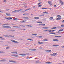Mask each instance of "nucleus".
<instances>
[{"label": "nucleus", "instance_id": "53", "mask_svg": "<svg viewBox=\"0 0 64 64\" xmlns=\"http://www.w3.org/2000/svg\"><path fill=\"white\" fill-rule=\"evenodd\" d=\"M56 47H57V46H59V45H56Z\"/></svg>", "mask_w": 64, "mask_h": 64}, {"label": "nucleus", "instance_id": "31", "mask_svg": "<svg viewBox=\"0 0 64 64\" xmlns=\"http://www.w3.org/2000/svg\"><path fill=\"white\" fill-rule=\"evenodd\" d=\"M50 20H52L53 19V17H51L50 18Z\"/></svg>", "mask_w": 64, "mask_h": 64}, {"label": "nucleus", "instance_id": "20", "mask_svg": "<svg viewBox=\"0 0 64 64\" xmlns=\"http://www.w3.org/2000/svg\"><path fill=\"white\" fill-rule=\"evenodd\" d=\"M23 18H24V19H29V18H28L27 17H23Z\"/></svg>", "mask_w": 64, "mask_h": 64}, {"label": "nucleus", "instance_id": "28", "mask_svg": "<svg viewBox=\"0 0 64 64\" xmlns=\"http://www.w3.org/2000/svg\"><path fill=\"white\" fill-rule=\"evenodd\" d=\"M60 31H63V29H60L59 30Z\"/></svg>", "mask_w": 64, "mask_h": 64}, {"label": "nucleus", "instance_id": "36", "mask_svg": "<svg viewBox=\"0 0 64 64\" xmlns=\"http://www.w3.org/2000/svg\"><path fill=\"white\" fill-rule=\"evenodd\" d=\"M10 48V47L9 46H8L6 48V49H9V48Z\"/></svg>", "mask_w": 64, "mask_h": 64}, {"label": "nucleus", "instance_id": "21", "mask_svg": "<svg viewBox=\"0 0 64 64\" xmlns=\"http://www.w3.org/2000/svg\"><path fill=\"white\" fill-rule=\"evenodd\" d=\"M43 29H47L48 28V27H44L42 28Z\"/></svg>", "mask_w": 64, "mask_h": 64}, {"label": "nucleus", "instance_id": "6", "mask_svg": "<svg viewBox=\"0 0 64 64\" xmlns=\"http://www.w3.org/2000/svg\"><path fill=\"white\" fill-rule=\"evenodd\" d=\"M11 53L12 54H17V52H11Z\"/></svg>", "mask_w": 64, "mask_h": 64}, {"label": "nucleus", "instance_id": "40", "mask_svg": "<svg viewBox=\"0 0 64 64\" xmlns=\"http://www.w3.org/2000/svg\"><path fill=\"white\" fill-rule=\"evenodd\" d=\"M44 41H48V40L47 39H45L44 40H43Z\"/></svg>", "mask_w": 64, "mask_h": 64}, {"label": "nucleus", "instance_id": "47", "mask_svg": "<svg viewBox=\"0 0 64 64\" xmlns=\"http://www.w3.org/2000/svg\"><path fill=\"white\" fill-rule=\"evenodd\" d=\"M1 40H5V38H2L1 39Z\"/></svg>", "mask_w": 64, "mask_h": 64}, {"label": "nucleus", "instance_id": "32", "mask_svg": "<svg viewBox=\"0 0 64 64\" xmlns=\"http://www.w3.org/2000/svg\"><path fill=\"white\" fill-rule=\"evenodd\" d=\"M5 52L3 51H0V53H4Z\"/></svg>", "mask_w": 64, "mask_h": 64}, {"label": "nucleus", "instance_id": "5", "mask_svg": "<svg viewBox=\"0 0 64 64\" xmlns=\"http://www.w3.org/2000/svg\"><path fill=\"white\" fill-rule=\"evenodd\" d=\"M0 61L2 62H5L7 61V60L4 59V60H1Z\"/></svg>", "mask_w": 64, "mask_h": 64}, {"label": "nucleus", "instance_id": "33", "mask_svg": "<svg viewBox=\"0 0 64 64\" xmlns=\"http://www.w3.org/2000/svg\"><path fill=\"white\" fill-rule=\"evenodd\" d=\"M11 28V27L10 26H6V28Z\"/></svg>", "mask_w": 64, "mask_h": 64}, {"label": "nucleus", "instance_id": "25", "mask_svg": "<svg viewBox=\"0 0 64 64\" xmlns=\"http://www.w3.org/2000/svg\"><path fill=\"white\" fill-rule=\"evenodd\" d=\"M43 13L44 14H45V13H46V14H48V13L46 12H43Z\"/></svg>", "mask_w": 64, "mask_h": 64}, {"label": "nucleus", "instance_id": "52", "mask_svg": "<svg viewBox=\"0 0 64 64\" xmlns=\"http://www.w3.org/2000/svg\"><path fill=\"white\" fill-rule=\"evenodd\" d=\"M44 14H43L42 15H40V16H44Z\"/></svg>", "mask_w": 64, "mask_h": 64}, {"label": "nucleus", "instance_id": "38", "mask_svg": "<svg viewBox=\"0 0 64 64\" xmlns=\"http://www.w3.org/2000/svg\"><path fill=\"white\" fill-rule=\"evenodd\" d=\"M3 28H7V26H2Z\"/></svg>", "mask_w": 64, "mask_h": 64}, {"label": "nucleus", "instance_id": "35", "mask_svg": "<svg viewBox=\"0 0 64 64\" xmlns=\"http://www.w3.org/2000/svg\"><path fill=\"white\" fill-rule=\"evenodd\" d=\"M5 36L6 37H8V38H9L10 37L9 36H8L7 35H6Z\"/></svg>", "mask_w": 64, "mask_h": 64}, {"label": "nucleus", "instance_id": "23", "mask_svg": "<svg viewBox=\"0 0 64 64\" xmlns=\"http://www.w3.org/2000/svg\"><path fill=\"white\" fill-rule=\"evenodd\" d=\"M9 36H10V37H12V38H14V36H11V35H9Z\"/></svg>", "mask_w": 64, "mask_h": 64}, {"label": "nucleus", "instance_id": "44", "mask_svg": "<svg viewBox=\"0 0 64 64\" xmlns=\"http://www.w3.org/2000/svg\"><path fill=\"white\" fill-rule=\"evenodd\" d=\"M26 20H23L22 21V23H24V22H26Z\"/></svg>", "mask_w": 64, "mask_h": 64}, {"label": "nucleus", "instance_id": "19", "mask_svg": "<svg viewBox=\"0 0 64 64\" xmlns=\"http://www.w3.org/2000/svg\"><path fill=\"white\" fill-rule=\"evenodd\" d=\"M39 18H40L39 17H36L34 18L35 19H39Z\"/></svg>", "mask_w": 64, "mask_h": 64}, {"label": "nucleus", "instance_id": "51", "mask_svg": "<svg viewBox=\"0 0 64 64\" xmlns=\"http://www.w3.org/2000/svg\"><path fill=\"white\" fill-rule=\"evenodd\" d=\"M29 54H25V56L27 55H29Z\"/></svg>", "mask_w": 64, "mask_h": 64}, {"label": "nucleus", "instance_id": "41", "mask_svg": "<svg viewBox=\"0 0 64 64\" xmlns=\"http://www.w3.org/2000/svg\"><path fill=\"white\" fill-rule=\"evenodd\" d=\"M38 44H41V42H38Z\"/></svg>", "mask_w": 64, "mask_h": 64}, {"label": "nucleus", "instance_id": "61", "mask_svg": "<svg viewBox=\"0 0 64 64\" xmlns=\"http://www.w3.org/2000/svg\"><path fill=\"white\" fill-rule=\"evenodd\" d=\"M18 56H18V55H15V57H18Z\"/></svg>", "mask_w": 64, "mask_h": 64}, {"label": "nucleus", "instance_id": "43", "mask_svg": "<svg viewBox=\"0 0 64 64\" xmlns=\"http://www.w3.org/2000/svg\"><path fill=\"white\" fill-rule=\"evenodd\" d=\"M61 27H64V24H62L61 25Z\"/></svg>", "mask_w": 64, "mask_h": 64}, {"label": "nucleus", "instance_id": "7", "mask_svg": "<svg viewBox=\"0 0 64 64\" xmlns=\"http://www.w3.org/2000/svg\"><path fill=\"white\" fill-rule=\"evenodd\" d=\"M45 51L46 52H51V50H45Z\"/></svg>", "mask_w": 64, "mask_h": 64}, {"label": "nucleus", "instance_id": "2", "mask_svg": "<svg viewBox=\"0 0 64 64\" xmlns=\"http://www.w3.org/2000/svg\"><path fill=\"white\" fill-rule=\"evenodd\" d=\"M5 18V19H7V20L8 19V20H9L10 19H11V20H12V18L10 17H9V18Z\"/></svg>", "mask_w": 64, "mask_h": 64}, {"label": "nucleus", "instance_id": "13", "mask_svg": "<svg viewBox=\"0 0 64 64\" xmlns=\"http://www.w3.org/2000/svg\"><path fill=\"white\" fill-rule=\"evenodd\" d=\"M26 26H27L28 27H32V26H31L30 25H26Z\"/></svg>", "mask_w": 64, "mask_h": 64}, {"label": "nucleus", "instance_id": "57", "mask_svg": "<svg viewBox=\"0 0 64 64\" xmlns=\"http://www.w3.org/2000/svg\"><path fill=\"white\" fill-rule=\"evenodd\" d=\"M62 23H64V20H63L62 21Z\"/></svg>", "mask_w": 64, "mask_h": 64}, {"label": "nucleus", "instance_id": "55", "mask_svg": "<svg viewBox=\"0 0 64 64\" xmlns=\"http://www.w3.org/2000/svg\"><path fill=\"white\" fill-rule=\"evenodd\" d=\"M8 16H11V14H8Z\"/></svg>", "mask_w": 64, "mask_h": 64}, {"label": "nucleus", "instance_id": "42", "mask_svg": "<svg viewBox=\"0 0 64 64\" xmlns=\"http://www.w3.org/2000/svg\"><path fill=\"white\" fill-rule=\"evenodd\" d=\"M30 8H28V9H26L25 10V11H28L29 10H30Z\"/></svg>", "mask_w": 64, "mask_h": 64}, {"label": "nucleus", "instance_id": "45", "mask_svg": "<svg viewBox=\"0 0 64 64\" xmlns=\"http://www.w3.org/2000/svg\"><path fill=\"white\" fill-rule=\"evenodd\" d=\"M43 21H46V19H45L44 18L43 19Z\"/></svg>", "mask_w": 64, "mask_h": 64}, {"label": "nucleus", "instance_id": "34", "mask_svg": "<svg viewBox=\"0 0 64 64\" xmlns=\"http://www.w3.org/2000/svg\"><path fill=\"white\" fill-rule=\"evenodd\" d=\"M47 9V8H42V9L43 10L44 9Z\"/></svg>", "mask_w": 64, "mask_h": 64}, {"label": "nucleus", "instance_id": "22", "mask_svg": "<svg viewBox=\"0 0 64 64\" xmlns=\"http://www.w3.org/2000/svg\"><path fill=\"white\" fill-rule=\"evenodd\" d=\"M5 24L6 26H9L10 25V24Z\"/></svg>", "mask_w": 64, "mask_h": 64}, {"label": "nucleus", "instance_id": "62", "mask_svg": "<svg viewBox=\"0 0 64 64\" xmlns=\"http://www.w3.org/2000/svg\"><path fill=\"white\" fill-rule=\"evenodd\" d=\"M41 2H40V3H38V5H40V4H41Z\"/></svg>", "mask_w": 64, "mask_h": 64}, {"label": "nucleus", "instance_id": "50", "mask_svg": "<svg viewBox=\"0 0 64 64\" xmlns=\"http://www.w3.org/2000/svg\"><path fill=\"white\" fill-rule=\"evenodd\" d=\"M52 34H54V35H55V34H55V33L52 32Z\"/></svg>", "mask_w": 64, "mask_h": 64}, {"label": "nucleus", "instance_id": "60", "mask_svg": "<svg viewBox=\"0 0 64 64\" xmlns=\"http://www.w3.org/2000/svg\"><path fill=\"white\" fill-rule=\"evenodd\" d=\"M6 16H8V14L7 13H6Z\"/></svg>", "mask_w": 64, "mask_h": 64}, {"label": "nucleus", "instance_id": "16", "mask_svg": "<svg viewBox=\"0 0 64 64\" xmlns=\"http://www.w3.org/2000/svg\"><path fill=\"white\" fill-rule=\"evenodd\" d=\"M37 37H38V38H42V37H42V36H36Z\"/></svg>", "mask_w": 64, "mask_h": 64}, {"label": "nucleus", "instance_id": "37", "mask_svg": "<svg viewBox=\"0 0 64 64\" xmlns=\"http://www.w3.org/2000/svg\"><path fill=\"white\" fill-rule=\"evenodd\" d=\"M18 19L17 18H15L14 19V20H16L17 21V20H18Z\"/></svg>", "mask_w": 64, "mask_h": 64}, {"label": "nucleus", "instance_id": "15", "mask_svg": "<svg viewBox=\"0 0 64 64\" xmlns=\"http://www.w3.org/2000/svg\"><path fill=\"white\" fill-rule=\"evenodd\" d=\"M57 28V27H54V28H51V29L53 30V29H56Z\"/></svg>", "mask_w": 64, "mask_h": 64}, {"label": "nucleus", "instance_id": "64", "mask_svg": "<svg viewBox=\"0 0 64 64\" xmlns=\"http://www.w3.org/2000/svg\"><path fill=\"white\" fill-rule=\"evenodd\" d=\"M52 46H55V47H56V45H53Z\"/></svg>", "mask_w": 64, "mask_h": 64}, {"label": "nucleus", "instance_id": "1", "mask_svg": "<svg viewBox=\"0 0 64 64\" xmlns=\"http://www.w3.org/2000/svg\"><path fill=\"white\" fill-rule=\"evenodd\" d=\"M11 41H12V42H14V43H18L19 42H18L16 41L15 40H10Z\"/></svg>", "mask_w": 64, "mask_h": 64}, {"label": "nucleus", "instance_id": "11", "mask_svg": "<svg viewBox=\"0 0 64 64\" xmlns=\"http://www.w3.org/2000/svg\"><path fill=\"white\" fill-rule=\"evenodd\" d=\"M13 27H14V28H20V27H18V26H14Z\"/></svg>", "mask_w": 64, "mask_h": 64}, {"label": "nucleus", "instance_id": "3", "mask_svg": "<svg viewBox=\"0 0 64 64\" xmlns=\"http://www.w3.org/2000/svg\"><path fill=\"white\" fill-rule=\"evenodd\" d=\"M56 55H57L56 53H54L52 54L51 55L52 56H55Z\"/></svg>", "mask_w": 64, "mask_h": 64}, {"label": "nucleus", "instance_id": "10", "mask_svg": "<svg viewBox=\"0 0 64 64\" xmlns=\"http://www.w3.org/2000/svg\"><path fill=\"white\" fill-rule=\"evenodd\" d=\"M46 64H52V62H47L46 63Z\"/></svg>", "mask_w": 64, "mask_h": 64}, {"label": "nucleus", "instance_id": "24", "mask_svg": "<svg viewBox=\"0 0 64 64\" xmlns=\"http://www.w3.org/2000/svg\"><path fill=\"white\" fill-rule=\"evenodd\" d=\"M32 35H34V36H36L37 35V34H32Z\"/></svg>", "mask_w": 64, "mask_h": 64}, {"label": "nucleus", "instance_id": "4", "mask_svg": "<svg viewBox=\"0 0 64 64\" xmlns=\"http://www.w3.org/2000/svg\"><path fill=\"white\" fill-rule=\"evenodd\" d=\"M9 62H12L13 63H16V61H15L13 60H9Z\"/></svg>", "mask_w": 64, "mask_h": 64}, {"label": "nucleus", "instance_id": "58", "mask_svg": "<svg viewBox=\"0 0 64 64\" xmlns=\"http://www.w3.org/2000/svg\"><path fill=\"white\" fill-rule=\"evenodd\" d=\"M29 58V56H27V57L26 59H28V58Z\"/></svg>", "mask_w": 64, "mask_h": 64}, {"label": "nucleus", "instance_id": "54", "mask_svg": "<svg viewBox=\"0 0 64 64\" xmlns=\"http://www.w3.org/2000/svg\"><path fill=\"white\" fill-rule=\"evenodd\" d=\"M41 6H42V5H40L38 6V7H41Z\"/></svg>", "mask_w": 64, "mask_h": 64}, {"label": "nucleus", "instance_id": "18", "mask_svg": "<svg viewBox=\"0 0 64 64\" xmlns=\"http://www.w3.org/2000/svg\"><path fill=\"white\" fill-rule=\"evenodd\" d=\"M60 3H61V4H62L61 5H63V4H64V2H63L62 1L60 2Z\"/></svg>", "mask_w": 64, "mask_h": 64}, {"label": "nucleus", "instance_id": "48", "mask_svg": "<svg viewBox=\"0 0 64 64\" xmlns=\"http://www.w3.org/2000/svg\"><path fill=\"white\" fill-rule=\"evenodd\" d=\"M44 44V42H40V44Z\"/></svg>", "mask_w": 64, "mask_h": 64}, {"label": "nucleus", "instance_id": "27", "mask_svg": "<svg viewBox=\"0 0 64 64\" xmlns=\"http://www.w3.org/2000/svg\"><path fill=\"white\" fill-rule=\"evenodd\" d=\"M36 63H40V62L38 61H36Z\"/></svg>", "mask_w": 64, "mask_h": 64}, {"label": "nucleus", "instance_id": "56", "mask_svg": "<svg viewBox=\"0 0 64 64\" xmlns=\"http://www.w3.org/2000/svg\"><path fill=\"white\" fill-rule=\"evenodd\" d=\"M6 25V24H2V26H5Z\"/></svg>", "mask_w": 64, "mask_h": 64}, {"label": "nucleus", "instance_id": "29", "mask_svg": "<svg viewBox=\"0 0 64 64\" xmlns=\"http://www.w3.org/2000/svg\"><path fill=\"white\" fill-rule=\"evenodd\" d=\"M37 23H41L42 24V22H37Z\"/></svg>", "mask_w": 64, "mask_h": 64}, {"label": "nucleus", "instance_id": "14", "mask_svg": "<svg viewBox=\"0 0 64 64\" xmlns=\"http://www.w3.org/2000/svg\"><path fill=\"white\" fill-rule=\"evenodd\" d=\"M52 41H58V40L57 39H53Z\"/></svg>", "mask_w": 64, "mask_h": 64}, {"label": "nucleus", "instance_id": "46", "mask_svg": "<svg viewBox=\"0 0 64 64\" xmlns=\"http://www.w3.org/2000/svg\"><path fill=\"white\" fill-rule=\"evenodd\" d=\"M10 10L9 9H7L6 10V11H9Z\"/></svg>", "mask_w": 64, "mask_h": 64}, {"label": "nucleus", "instance_id": "39", "mask_svg": "<svg viewBox=\"0 0 64 64\" xmlns=\"http://www.w3.org/2000/svg\"><path fill=\"white\" fill-rule=\"evenodd\" d=\"M60 18H56V20H60Z\"/></svg>", "mask_w": 64, "mask_h": 64}, {"label": "nucleus", "instance_id": "30", "mask_svg": "<svg viewBox=\"0 0 64 64\" xmlns=\"http://www.w3.org/2000/svg\"><path fill=\"white\" fill-rule=\"evenodd\" d=\"M48 4H50L52 2H51L50 1H48Z\"/></svg>", "mask_w": 64, "mask_h": 64}, {"label": "nucleus", "instance_id": "12", "mask_svg": "<svg viewBox=\"0 0 64 64\" xmlns=\"http://www.w3.org/2000/svg\"><path fill=\"white\" fill-rule=\"evenodd\" d=\"M57 17L58 18H60V19H61V16H60L59 15H58L57 16Z\"/></svg>", "mask_w": 64, "mask_h": 64}, {"label": "nucleus", "instance_id": "8", "mask_svg": "<svg viewBox=\"0 0 64 64\" xmlns=\"http://www.w3.org/2000/svg\"><path fill=\"white\" fill-rule=\"evenodd\" d=\"M29 50H31V51H36V50L33 49H29Z\"/></svg>", "mask_w": 64, "mask_h": 64}, {"label": "nucleus", "instance_id": "26", "mask_svg": "<svg viewBox=\"0 0 64 64\" xmlns=\"http://www.w3.org/2000/svg\"><path fill=\"white\" fill-rule=\"evenodd\" d=\"M17 10H15L12 12V13H14V12H17Z\"/></svg>", "mask_w": 64, "mask_h": 64}, {"label": "nucleus", "instance_id": "59", "mask_svg": "<svg viewBox=\"0 0 64 64\" xmlns=\"http://www.w3.org/2000/svg\"><path fill=\"white\" fill-rule=\"evenodd\" d=\"M55 30H52L51 31L52 32H54Z\"/></svg>", "mask_w": 64, "mask_h": 64}, {"label": "nucleus", "instance_id": "17", "mask_svg": "<svg viewBox=\"0 0 64 64\" xmlns=\"http://www.w3.org/2000/svg\"><path fill=\"white\" fill-rule=\"evenodd\" d=\"M19 55L21 56H25V54H19Z\"/></svg>", "mask_w": 64, "mask_h": 64}, {"label": "nucleus", "instance_id": "49", "mask_svg": "<svg viewBox=\"0 0 64 64\" xmlns=\"http://www.w3.org/2000/svg\"><path fill=\"white\" fill-rule=\"evenodd\" d=\"M28 40H30V41H31L32 40L30 39H28Z\"/></svg>", "mask_w": 64, "mask_h": 64}, {"label": "nucleus", "instance_id": "9", "mask_svg": "<svg viewBox=\"0 0 64 64\" xmlns=\"http://www.w3.org/2000/svg\"><path fill=\"white\" fill-rule=\"evenodd\" d=\"M54 36L55 37L58 38L61 37V36Z\"/></svg>", "mask_w": 64, "mask_h": 64}, {"label": "nucleus", "instance_id": "63", "mask_svg": "<svg viewBox=\"0 0 64 64\" xmlns=\"http://www.w3.org/2000/svg\"><path fill=\"white\" fill-rule=\"evenodd\" d=\"M42 25H43V26H45V24H42Z\"/></svg>", "mask_w": 64, "mask_h": 64}]
</instances>
